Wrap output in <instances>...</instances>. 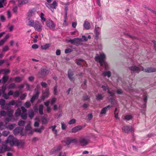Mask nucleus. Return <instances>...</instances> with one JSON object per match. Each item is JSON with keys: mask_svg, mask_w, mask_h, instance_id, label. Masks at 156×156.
I'll use <instances>...</instances> for the list:
<instances>
[{"mask_svg": "<svg viewBox=\"0 0 156 156\" xmlns=\"http://www.w3.org/2000/svg\"><path fill=\"white\" fill-rule=\"evenodd\" d=\"M129 69L132 71L136 72L138 73L139 72L141 71H143L147 73H151L156 72V69L154 68L150 67L147 69H144L141 66L137 67L136 66H132L129 67Z\"/></svg>", "mask_w": 156, "mask_h": 156, "instance_id": "nucleus-1", "label": "nucleus"}, {"mask_svg": "<svg viewBox=\"0 0 156 156\" xmlns=\"http://www.w3.org/2000/svg\"><path fill=\"white\" fill-rule=\"evenodd\" d=\"M105 55L103 53H100L99 55H97L95 57V60L97 62L100 63L101 66L104 65L105 70H107L108 68V64L105 62Z\"/></svg>", "mask_w": 156, "mask_h": 156, "instance_id": "nucleus-2", "label": "nucleus"}, {"mask_svg": "<svg viewBox=\"0 0 156 156\" xmlns=\"http://www.w3.org/2000/svg\"><path fill=\"white\" fill-rule=\"evenodd\" d=\"M18 140L16 138L14 137L12 135H10L8 137L6 141V143L9 144L11 146L16 145L17 144Z\"/></svg>", "mask_w": 156, "mask_h": 156, "instance_id": "nucleus-3", "label": "nucleus"}, {"mask_svg": "<svg viewBox=\"0 0 156 156\" xmlns=\"http://www.w3.org/2000/svg\"><path fill=\"white\" fill-rule=\"evenodd\" d=\"M58 2L55 0L51 4L45 3L46 6L52 12H54V9H56L58 6Z\"/></svg>", "mask_w": 156, "mask_h": 156, "instance_id": "nucleus-4", "label": "nucleus"}, {"mask_svg": "<svg viewBox=\"0 0 156 156\" xmlns=\"http://www.w3.org/2000/svg\"><path fill=\"white\" fill-rule=\"evenodd\" d=\"M13 110H11L8 111L7 112V113L9 117L5 119V122L6 123L9 121H13L15 120L14 117L13 116Z\"/></svg>", "mask_w": 156, "mask_h": 156, "instance_id": "nucleus-5", "label": "nucleus"}, {"mask_svg": "<svg viewBox=\"0 0 156 156\" xmlns=\"http://www.w3.org/2000/svg\"><path fill=\"white\" fill-rule=\"evenodd\" d=\"M46 25L50 29L54 30L55 28V24L51 20H47L46 21Z\"/></svg>", "mask_w": 156, "mask_h": 156, "instance_id": "nucleus-6", "label": "nucleus"}, {"mask_svg": "<svg viewBox=\"0 0 156 156\" xmlns=\"http://www.w3.org/2000/svg\"><path fill=\"white\" fill-rule=\"evenodd\" d=\"M79 141L81 146H84L88 144L89 140L86 137H81L79 138Z\"/></svg>", "mask_w": 156, "mask_h": 156, "instance_id": "nucleus-7", "label": "nucleus"}, {"mask_svg": "<svg viewBox=\"0 0 156 156\" xmlns=\"http://www.w3.org/2000/svg\"><path fill=\"white\" fill-rule=\"evenodd\" d=\"M33 27L35 30L39 32L41 31L43 29V26L41 23L37 20L35 21V23Z\"/></svg>", "mask_w": 156, "mask_h": 156, "instance_id": "nucleus-8", "label": "nucleus"}, {"mask_svg": "<svg viewBox=\"0 0 156 156\" xmlns=\"http://www.w3.org/2000/svg\"><path fill=\"white\" fill-rule=\"evenodd\" d=\"M82 41H83V40L81 38H74L73 39H70L69 40V42L76 45H78L81 44Z\"/></svg>", "mask_w": 156, "mask_h": 156, "instance_id": "nucleus-9", "label": "nucleus"}, {"mask_svg": "<svg viewBox=\"0 0 156 156\" xmlns=\"http://www.w3.org/2000/svg\"><path fill=\"white\" fill-rule=\"evenodd\" d=\"M62 142H64L66 145H68L72 143H74L75 144H77L78 142V140L76 138L71 139L70 138H67L66 140L64 141H62Z\"/></svg>", "mask_w": 156, "mask_h": 156, "instance_id": "nucleus-10", "label": "nucleus"}, {"mask_svg": "<svg viewBox=\"0 0 156 156\" xmlns=\"http://www.w3.org/2000/svg\"><path fill=\"white\" fill-rule=\"evenodd\" d=\"M40 88V87L37 85L35 89V94L33 95L30 101L32 103H33L34 100L38 97L40 93L38 91V90Z\"/></svg>", "mask_w": 156, "mask_h": 156, "instance_id": "nucleus-11", "label": "nucleus"}, {"mask_svg": "<svg viewBox=\"0 0 156 156\" xmlns=\"http://www.w3.org/2000/svg\"><path fill=\"white\" fill-rule=\"evenodd\" d=\"M94 32L95 35V38L98 39L101 32V28L98 25H96L95 27Z\"/></svg>", "mask_w": 156, "mask_h": 156, "instance_id": "nucleus-12", "label": "nucleus"}, {"mask_svg": "<svg viewBox=\"0 0 156 156\" xmlns=\"http://www.w3.org/2000/svg\"><path fill=\"white\" fill-rule=\"evenodd\" d=\"M11 149L7 147L6 145H3L0 146V153H4L6 151L10 150Z\"/></svg>", "mask_w": 156, "mask_h": 156, "instance_id": "nucleus-13", "label": "nucleus"}, {"mask_svg": "<svg viewBox=\"0 0 156 156\" xmlns=\"http://www.w3.org/2000/svg\"><path fill=\"white\" fill-rule=\"evenodd\" d=\"M122 131L125 133H128L129 132H132L133 131V129L130 126H123L122 128Z\"/></svg>", "mask_w": 156, "mask_h": 156, "instance_id": "nucleus-14", "label": "nucleus"}, {"mask_svg": "<svg viewBox=\"0 0 156 156\" xmlns=\"http://www.w3.org/2000/svg\"><path fill=\"white\" fill-rule=\"evenodd\" d=\"M49 91L48 89H46L44 92L43 91L41 97V99L44 100L45 98H48L49 96Z\"/></svg>", "mask_w": 156, "mask_h": 156, "instance_id": "nucleus-15", "label": "nucleus"}, {"mask_svg": "<svg viewBox=\"0 0 156 156\" xmlns=\"http://www.w3.org/2000/svg\"><path fill=\"white\" fill-rule=\"evenodd\" d=\"M112 106V105H108L105 107L103 108L101 111L100 114L101 115H105L106 114L107 111Z\"/></svg>", "mask_w": 156, "mask_h": 156, "instance_id": "nucleus-16", "label": "nucleus"}, {"mask_svg": "<svg viewBox=\"0 0 156 156\" xmlns=\"http://www.w3.org/2000/svg\"><path fill=\"white\" fill-rule=\"evenodd\" d=\"M62 148V147L61 145L54 147L50 152L51 154L57 153Z\"/></svg>", "mask_w": 156, "mask_h": 156, "instance_id": "nucleus-17", "label": "nucleus"}, {"mask_svg": "<svg viewBox=\"0 0 156 156\" xmlns=\"http://www.w3.org/2000/svg\"><path fill=\"white\" fill-rule=\"evenodd\" d=\"M13 93L12 91L10 90L7 94H4V95H2V97L5 99H9L10 96L13 95Z\"/></svg>", "mask_w": 156, "mask_h": 156, "instance_id": "nucleus-18", "label": "nucleus"}, {"mask_svg": "<svg viewBox=\"0 0 156 156\" xmlns=\"http://www.w3.org/2000/svg\"><path fill=\"white\" fill-rule=\"evenodd\" d=\"M26 22L27 25L32 27H33L35 23L34 20L28 18H27Z\"/></svg>", "mask_w": 156, "mask_h": 156, "instance_id": "nucleus-19", "label": "nucleus"}, {"mask_svg": "<svg viewBox=\"0 0 156 156\" xmlns=\"http://www.w3.org/2000/svg\"><path fill=\"white\" fill-rule=\"evenodd\" d=\"M5 101L3 99L0 100V105L1 108L7 110V106L6 105Z\"/></svg>", "mask_w": 156, "mask_h": 156, "instance_id": "nucleus-20", "label": "nucleus"}, {"mask_svg": "<svg viewBox=\"0 0 156 156\" xmlns=\"http://www.w3.org/2000/svg\"><path fill=\"white\" fill-rule=\"evenodd\" d=\"M102 87L104 91H106V90H108V93L110 94V96H112L115 94V91H112V92H110L108 88V87L105 86L104 85H102Z\"/></svg>", "mask_w": 156, "mask_h": 156, "instance_id": "nucleus-21", "label": "nucleus"}, {"mask_svg": "<svg viewBox=\"0 0 156 156\" xmlns=\"http://www.w3.org/2000/svg\"><path fill=\"white\" fill-rule=\"evenodd\" d=\"M23 130V129L21 128L20 127H17L13 131V133L15 135H17L19 134L20 133H21V134L23 136V135L21 133V132Z\"/></svg>", "mask_w": 156, "mask_h": 156, "instance_id": "nucleus-22", "label": "nucleus"}, {"mask_svg": "<svg viewBox=\"0 0 156 156\" xmlns=\"http://www.w3.org/2000/svg\"><path fill=\"white\" fill-rule=\"evenodd\" d=\"M82 127L81 126H78L74 127L72 129V132L75 133L81 130L82 129Z\"/></svg>", "mask_w": 156, "mask_h": 156, "instance_id": "nucleus-23", "label": "nucleus"}, {"mask_svg": "<svg viewBox=\"0 0 156 156\" xmlns=\"http://www.w3.org/2000/svg\"><path fill=\"white\" fill-rule=\"evenodd\" d=\"M25 129L27 132L29 134H32L34 132V130L32 129L30 124L27 125Z\"/></svg>", "mask_w": 156, "mask_h": 156, "instance_id": "nucleus-24", "label": "nucleus"}, {"mask_svg": "<svg viewBox=\"0 0 156 156\" xmlns=\"http://www.w3.org/2000/svg\"><path fill=\"white\" fill-rule=\"evenodd\" d=\"M56 126L54 125L53 126H51L49 127V128L51 129L53 133L55 135V136L57 135L58 131L57 129H56Z\"/></svg>", "mask_w": 156, "mask_h": 156, "instance_id": "nucleus-25", "label": "nucleus"}, {"mask_svg": "<svg viewBox=\"0 0 156 156\" xmlns=\"http://www.w3.org/2000/svg\"><path fill=\"white\" fill-rule=\"evenodd\" d=\"M83 25L84 28L87 30H88L90 28V23L87 20L85 21Z\"/></svg>", "mask_w": 156, "mask_h": 156, "instance_id": "nucleus-26", "label": "nucleus"}, {"mask_svg": "<svg viewBox=\"0 0 156 156\" xmlns=\"http://www.w3.org/2000/svg\"><path fill=\"white\" fill-rule=\"evenodd\" d=\"M73 72L71 70H69L68 72V75L69 79L71 81H73L74 80V78L73 77Z\"/></svg>", "mask_w": 156, "mask_h": 156, "instance_id": "nucleus-27", "label": "nucleus"}, {"mask_svg": "<svg viewBox=\"0 0 156 156\" xmlns=\"http://www.w3.org/2000/svg\"><path fill=\"white\" fill-rule=\"evenodd\" d=\"M25 144V142L23 141H19L18 140L17 144H16V146H17L19 147H23Z\"/></svg>", "mask_w": 156, "mask_h": 156, "instance_id": "nucleus-28", "label": "nucleus"}, {"mask_svg": "<svg viewBox=\"0 0 156 156\" xmlns=\"http://www.w3.org/2000/svg\"><path fill=\"white\" fill-rule=\"evenodd\" d=\"M16 101L13 100L10 101L8 103H6V105L7 106V110L10 108V105H14Z\"/></svg>", "mask_w": 156, "mask_h": 156, "instance_id": "nucleus-29", "label": "nucleus"}, {"mask_svg": "<svg viewBox=\"0 0 156 156\" xmlns=\"http://www.w3.org/2000/svg\"><path fill=\"white\" fill-rule=\"evenodd\" d=\"M28 2V0H18V5L19 6H21L27 4Z\"/></svg>", "mask_w": 156, "mask_h": 156, "instance_id": "nucleus-30", "label": "nucleus"}, {"mask_svg": "<svg viewBox=\"0 0 156 156\" xmlns=\"http://www.w3.org/2000/svg\"><path fill=\"white\" fill-rule=\"evenodd\" d=\"M9 37V34L7 35L4 38L0 41V46L4 44L5 42L7 41Z\"/></svg>", "mask_w": 156, "mask_h": 156, "instance_id": "nucleus-31", "label": "nucleus"}, {"mask_svg": "<svg viewBox=\"0 0 156 156\" xmlns=\"http://www.w3.org/2000/svg\"><path fill=\"white\" fill-rule=\"evenodd\" d=\"M43 108L44 106L42 105H41L38 106V110L39 111V114L41 115H42L43 114Z\"/></svg>", "mask_w": 156, "mask_h": 156, "instance_id": "nucleus-32", "label": "nucleus"}, {"mask_svg": "<svg viewBox=\"0 0 156 156\" xmlns=\"http://www.w3.org/2000/svg\"><path fill=\"white\" fill-rule=\"evenodd\" d=\"M34 13L35 12L33 10H30L27 13V16L29 17H32L34 15Z\"/></svg>", "mask_w": 156, "mask_h": 156, "instance_id": "nucleus-33", "label": "nucleus"}, {"mask_svg": "<svg viewBox=\"0 0 156 156\" xmlns=\"http://www.w3.org/2000/svg\"><path fill=\"white\" fill-rule=\"evenodd\" d=\"M76 63L78 65H85L86 62L82 59H79L76 62Z\"/></svg>", "mask_w": 156, "mask_h": 156, "instance_id": "nucleus-34", "label": "nucleus"}, {"mask_svg": "<svg viewBox=\"0 0 156 156\" xmlns=\"http://www.w3.org/2000/svg\"><path fill=\"white\" fill-rule=\"evenodd\" d=\"M28 114L29 117L31 119L32 118L34 115V113L33 111L31 109H30L29 110Z\"/></svg>", "mask_w": 156, "mask_h": 156, "instance_id": "nucleus-35", "label": "nucleus"}, {"mask_svg": "<svg viewBox=\"0 0 156 156\" xmlns=\"http://www.w3.org/2000/svg\"><path fill=\"white\" fill-rule=\"evenodd\" d=\"M21 114V110L19 108L17 109L15 112V115L16 117L19 116Z\"/></svg>", "mask_w": 156, "mask_h": 156, "instance_id": "nucleus-36", "label": "nucleus"}, {"mask_svg": "<svg viewBox=\"0 0 156 156\" xmlns=\"http://www.w3.org/2000/svg\"><path fill=\"white\" fill-rule=\"evenodd\" d=\"M50 47V44H46L45 45H42L41 46L42 49L46 50L48 49Z\"/></svg>", "mask_w": 156, "mask_h": 156, "instance_id": "nucleus-37", "label": "nucleus"}, {"mask_svg": "<svg viewBox=\"0 0 156 156\" xmlns=\"http://www.w3.org/2000/svg\"><path fill=\"white\" fill-rule=\"evenodd\" d=\"M44 129L43 127H42L40 128H36L34 129V132H35L40 133H41L42 132V130Z\"/></svg>", "mask_w": 156, "mask_h": 156, "instance_id": "nucleus-38", "label": "nucleus"}, {"mask_svg": "<svg viewBox=\"0 0 156 156\" xmlns=\"http://www.w3.org/2000/svg\"><path fill=\"white\" fill-rule=\"evenodd\" d=\"M103 75L104 76H107L108 77H110L111 76V73L109 71H105L103 73Z\"/></svg>", "mask_w": 156, "mask_h": 156, "instance_id": "nucleus-39", "label": "nucleus"}, {"mask_svg": "<svg viewBox=\"0 0 156 156\" xmlns=\"http://www.w3.org/2000/svg\"><path fill=\"white\" fill-rule=\"evenodd\" d=\"M8 79V76H7L5 75L4 76L2 79V83L5 84L6 83Z\"/></svg>", "mask_w": 156, "mask_h": 156, "instance_id": "nucleus-40", "label": "nucleus"}, {"mask_svg": "<svg viewBox=\"0 0 156 156\" xmlns=\"http://www.w3.org/2000/svg\"><path fill=\"white\" fill-rule=\"evenodd\" d=\"M103 97L101 94H99L96 96V98L97 100H100L103 99Z\"/></svg>", "mask_w": 156, "mask_h": 156, "instance_id": "nucleus-41", "label": "nucleus"}, {"mask_svg": "<svg viewBox=\"0 0 156 156\" xmlns=\"http://www.w3.org/2000/svg\"><path fill=\"white\" fill-rule=\"evenodd\" d=\"M20 94L19 92L18 91H16L14 93H13V96L14 98H17Z\"/></svg>", "mask_w": 156, "mask_h": 156, "instance_id": "nucleus-42", "label": "nucleus"}, {"mask_svg": "<svg viewBox=\"0 0 156 156\" xmlns=\"http://www.w3.org/2000/svg\"><path fill=\"white\" fill-rule=\"evenodd\" d=\"M42 123L43 124H46L48 122L47 119L46 117H42Z\"/></svg>", "mask_w": 156, "mask_h": 156, "instance_id": "nucleus-43", "label": "nucleus"}, {"mask_svg": "<svg viewBox=\"0 0 156 156\" xmlns=\"http://www.w3.org/2000/svg\"><path fill=\"white\" fill-rule=\"evenodd\" d=\"M22 80V78L19 77H16L14 78V80L16 82H20Z\"/></svg>", "mask_w": 156, "mask_h": 156, "instance_id": "nucleus-44", "label": "nucleus"}, {"mask_svg": "<svg viewBox=\"0 0 156 156\" xmlns=\"http://www.w3.org/2000/svg\"><path fill=\"white\" fill-rule=\"evenodd\" d=\"M61 127L62 130H64L66 129V124L63 122H61Z\"/></svg>", "mask_w": 156, "mask_h": 156, "instance_id": "nucleus-45", "label": "nucleus"}, {"mask_svg": "<svg viewBox=\"0 0 156 156\" xmlns=\"http://www.w3.org/2000/svg\"><path fill=\"white\" fill-rule=\"evenodd\" d=\"M132 118V116L131 115H127L125 116V119L126 120H129Z\"/></svg>", "mask_w": 156, "mask_h": 156, "instance_id": "nucleus-46", "label": "nucleus"}, {"mask_svg": "<svg viewBox=\"0 0 156 156\" xmlns=\"http://www.w3.org/2000/svg\"><path fill=\"white\" fill-rule=\"evenodd\" d=\"M44 15L43 13H41L40 15V17L41 18V21H43L44 22L46 21L45 18L44 17Z\"/></svg>", "mask_w": 156, "mask_h": 156, "instance_id": "nucleus-47", "label": "nucleus"}, {"mask_svg": "<svg viewBox=\"0 0 156 156\" xmlns=\"http://www.w3.org/2000/svg\"><path fill=\"white\" fill-rule=\"evenodd\" d=\"M9 132L8 131H4L2 132V135L4 136H6L9 134Z\"/></svg>", "mask_w": 156, "mask_h": 156, "instance_id": "nucleus-48", "label": "nucleus"}, {"mask_svg": "<svg viewBox=\"0 0 156 156\" xmlns=\"http://www.w3.org/2000/svg\"><path fill=\"white\" fill-rule=\"evenodd\" d=\"M21 116L23 119H27V115L26 113H23L21 115Z\"/></svg>", "mask_w": 156, "mask_h": 156, "instance_id": "nucleus-49", "label": "nucleus"}, {"mask_svg": "<svg viewBox=\"0 0 156 156\" xmlns=\"http://www.w3.org/2000/svg\"><path fill=\"white\" fill-rule=\"evenodd\" d=\"M6 89V87L5 86H3L2 87L1 90L2 92V95H4V94H6L5 93V91Z\"/></svg>", "mask_w": 156, "mask_h": 156, "instance_id": "nucleus-50", "label": "nucleus"}, {"mask_svg": "<svg viewBox=\"0 0 156 156\" xmlns=\"http://www.w3.org/2000/svg\"><path fill=\"white\" fill-rule=\"evenodd\" d=\"M57 100V98L55 97L52 98L51 101V103L52 105H53L56 101Z\"/></svg>", "mask_w": 156, "mask_h": 156, "instance_id": "nucleus-51", "label": "nucleus"}, {"mask_svg": "<svg viewBox=\"0 0 156 156\" xmlns=\"http://www.w3.org/2000/svg\"><path fill=\"white\" fill-rule=\"evenodd\" d=\"M76 122L75 119H73L69 121L68 122V124L69 125L73 124L75 123Z\"/></svg>", "mask_w": 156, "mask_h": 156, "instance_id": "nucleus-52", "label": "nucleus"}, {"mask_svg": "<svg viewBox=\"0 0 156 156\" xmlns=\"http://www.w3.org/2000/svg\"><path fill=\"white\" fill-rule=\"evenodd\" d=\"M124 89L127 90L129 91V92H135V91L132 89V88L131 87H127L126 89L124 87H123Z\"/></svg>", "mask_w": 156, "mask_h": 156, "instance_id": "nucleus-53", "label": "nucleus"}, {"mask_svg": "<svg viewBox=\"0 0 156 156\" xmlns=\"http://www.w3.org/2000/svg\"><path fill=\"white\" fill-rule=\"evenodd\" d=\"M7 114V112L5 111L2 110L0 111V115L2 116H5Z\"/></svg>", "mask_w": 156, "mask_h": 156, "instance_id": "nucleus-54", "label": "nucleus"}, {"mask_svg": "<svg viewBox=\"0 0 156 156\" xmlns=\"http://www.w3.org/2000/svg\"><path fill=\"white\" fill-rule=\"evenodd\" d=\"M25 124V122L24 121L21 120L19 122L18 125L19 126H23Z\"/></svg>", "mask_w": 156, "mask_h": 156, "instance_id": "nucleus-55", "label": "nucleus"}, {"mask_svg": "<svg viewBox=\"0 0 156 156\" xmlns=\"http://www.w3.org/2000/svg\"><path fill=\"white\" fill-rule=\"evenodd\" d=\"M9 88L12 89L16 87V85L14 83H11L9 85Z\"/></svg>", "mask_w": 156, "mask_h": 156, "instance_id": "nucleus-56", "label": "nucleus"}, {"mask_svg": "<svg viewBox=\"0 0 156 156\" xmlns=\"http://www.w3.org/2000/svg\"><path fill=\"white\" fill-rule=\"evenodd\" d=\"M15 126V124H11L8 126V129L12 130L13 129Z\"/></svg>", "mask_w": 156, "mask_h": 156, "instance_id": "nucleus-57", "label": "nucleus"}, {"mask_svg": "<svg viewBox=\"0 0 156 156\" xmlns=\"http://www.w3.org/2000/svg\"><path fill=\"white\" fill-rule=\"evenodd\" d=\"M24 105L27 108H29L30 107L31 104L29 102L27 101L25 103Z\"/></svg>", "mask_w": 156, "mask_h": 156, "instance_id": "nucleus-58", "label": "nucleus"}, {"mask_svg": "<svg viewBox=\"0 0 156 156\" xmlns=\"http://www.w3.org/2000/svg\"><path fill=\"white\" fill-rule=\"evenodd\" d=\"M41 74L42 75H45L47 73V71L46 69H41Z\"/></svg>", "mask_w": 156, "mask_h": 156, "instance_id": "nucleus-59", "label": "nucleus"}, {"mask_svg": "<svg viewBox=\"0 0 156 156\" xmlns=\"http://www.w3.org/2000/svg\"><path fill=\"white\" fill-rule=\"evenodd\" d=\"M93 118V115L91 113L87 115V119L90 120H91Z\"/></svg>", "mask_w": 156, "mask_h": 156, "instance_id": "nucleus-60", "label": "nucleus"}, {"mask_svg": "<svg viewBox=\"0 0 156 156\" xmlns=\"http://www.w3.org/2000/svg\"><path fill=\"white\" fill-rule=\"evenodd\" d=\"M26 94H22L20 96V99L22 100L24 99L26 97Z\"/></svg>", "mask_w": 156, "mask_h": 156, "instance_id": "nucleus-61", "label": "nucleus"}, {"mask_svg": "<svg viewBox=\"0 0 156 156\" xmlns=\"http://www.w3.org/2000/svg\"><path fill=\"white\" fill-rule=\"evenodd\" d=\"M72 51V49L71 48H68L66 49L65 50V53H68L69 52H71Z\"/></svg>", "mask_w": 156, "mask_h": 156, "instance_id": "nucleus-62", "label": "nucleus"}, {"mask_svg": "<svg viewBox=\"0 0 156 156\" xmlns=\"http://www.w3.org/2000/svg\"><path fill=\"white\" fill-rule=\"evenodd\" d=\"M0 20L2 22H4L5 20V19L4 16L1 15L0 16Z\"/></svg>", "mask_w": 156, "mask_h": 156, "instance_id": "nucleus-63", "label": "nucleus"}, {"mask_svg": "<svg viewBox=\"0 0 156 156\" xmlns=\"http://www.w3.org/2000/svg\"><path fill=\"white\" fill-rule=\"evenodd\" d=\"M117 92L118 94H122V91L121 89H117Z\"/></svg>", "mask_w": 156, "mask_h": 156, "instance_id": "nucleus-64", "label": "nucleus"}]
</instances>
